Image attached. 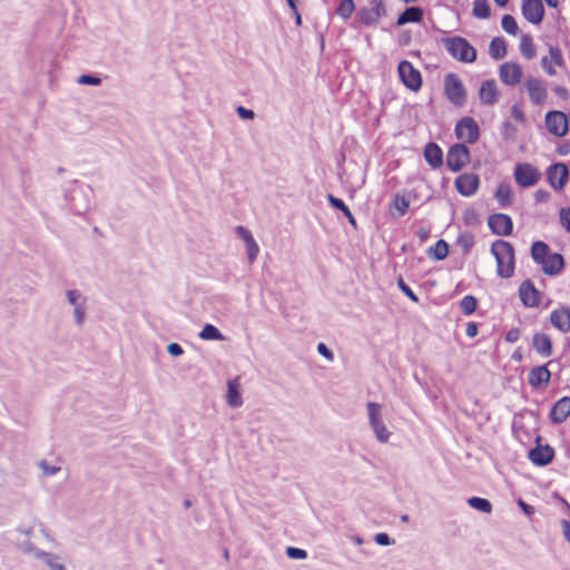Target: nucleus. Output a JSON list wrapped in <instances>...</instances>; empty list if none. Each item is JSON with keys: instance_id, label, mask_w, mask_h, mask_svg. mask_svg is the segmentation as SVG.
Returning a JSON list of instances; mask_svg holds the SVG:
<instances>
[{"instance_id": "ea45409f", "label": "nucleus", "mask_w": 570, "mask_h": 570, "mask_svg": "<svg viewBox=\"0 0 570 570\" xmlns=\"http://www.w3.org/2000/svg\"><path fill=\"white\" fill-rule=\"evenodd\" d=\"M531 255L534 262L541 264L549 255L548 246L542 242H537L532 245Z\"/></svg>"}, {"instance_id": "9b49d317", "label": "nucleus", "mask_w": 570, "mask_h": 570, "mask_svg": "<svg viewBox=\"0 0 570 570\" xmlns=\"http://www.w3.org/2000/svg\"><path fill=\"white\" fill-rule=\"evenodd\" d=\"M455 136L459 140L474 142L479 138V127L471 117H463L455 125Z\"/></svg>"}, {"instance_id": "f704fd0d", "label": "nucleus", "mask_w": 570, "mask_h": 570, "mask_svg": "<svg viewBox=\"0 0 570 570\" xmlns=\"http://www.w3.org/2000/svg\"><path fill=\"white\" fill-rule=\"evenodd\" d=\"M327 200L328 203L336 209L341 210L344 216L347 218L348 223L352 225V226H356V220L352 214V212L350 210V208L345 205V203L340 199V198H336L334 197L333 195H328L327 196Z\"/></svg>"}, {"instance_id": "cd10ccee", "label": "nucleus", "mask_w": 570, "mask_h": 570, "mask_svg": "<svg viewBox=\"0 0 570 570\" xmlns=\"http://www.w3.org/2000/svg\"><path fill=\"white\" fill-rule=\"evenodd\" d=\"M38 468L41 474L46 478L56 476L62 470V463L60 459H42L38 462Z\"/></svg>"}, {"instance_id": "aec40b11", "label": "nucleus", "mask_w": 570, "mask_h": 570, "mask_svg": "<svg viewBox=\"0 0 570 570\" xmlns=\"http://www.w3.org/2000/svg\"><path fill=\"white\" fill-rule=\"evenodd\" d=\"M226 404L232 409H238L244 404V399L238 379H233L226 383Z\"/></svg>"}, {"instance_id": "9d476101", "label": "nucleus", "mask_w": 570, "mask_h": 570, "mask_svg": "<svg viewBox=\"0 0 570 570\" xmlns=\"http://www.w3.org/2000/svg\"><path fill=\"white\" fill-rule=\"evenodd\" d=\"M470 163V151L463 145H454L450 148L446 164L452 171H459Z\"/></svg>"}, {"instance_id": "c9c22d12", "label": "nucleus", "mask_w": 570, "mask_h": 570, "mask_svg": "<svg viewBox=\"0 0 570 570\" xmlns=\"http://www.w3.org/2000/svg\"><path fill=\"white\" fill-rule=\"evenodd\" d=\"M199 337L203 341H223L224 335L213 324H206L202 331L199 332Z\"/></svg>"}, {"instance_id": "20e7f679", "label": "nucleus", "mask_w": 570, "mask_h": 570, "mask_svg": "<svg viewBox=\"0 0 570 570\" xmlns=\"http://www.w3.org/2000/svg\"><path fill=\"white\" fill-rule=\"evenodd\" d=\"M397 77L402 86L411 92H419L423 87L421 71L409 60H401L397 65Z\"/></svg>"}, {"instance_id": "a19ab883", "label": "nucleus", "mask_w": 570, "mask_h": 570, "mask_svg": "<svg viewBox=\"0 0 570 570\" xmlns=\"http://www.w3.org/2000/svg\"><path fill=\"white\" fill-rule=\"evenodd\" d=\"M355 11V3L353 0H342L337 7V14L341 19H348Z\"/></svg>"}, {"instance_id": "e433bc0d", "label": "nucleus", "mask_w": 570, "mask_h": 570, "mask_svg": "<svg viewBox=\"0 0 570 570\" xmlns=\"http://www.w3.org/2000/svg\"><path fill=\"white\" fill-rule=\"evenodd\" d=\"M489 51L492 58L497 60L502 59L507 52L504 40L501 38L492 39L489 46Z\"/></svg>"}, {"instance_id": "49530a36", "label": "nucleus", "mask_w": 570, "mask_h": 570, "mask_svg": "<svg viewBox=\"0 0 570 570\" xmlns=\"http://www.w3.org/2000/svg\"><path fill=\"white\" fill-rule=\"evenodd\" d=\"M561 225L570 233V208H562L560 210Z\"/></svg>"}, {"instance_id": "4d7b16f0", "label": "nucleus", "mask_w": 570, "mask_h": 570, "mask_svg": "<svg viewBox=\"0 0 570 570\" xmlns=\"http://www.w3.org/2000/svg\"><path fill=\"white\" fill-rule=\"evenodd\" d=\"M464 220L468 223V224H472L473 222L476 220V214L474 210L470 209V210H466L464 213Z\"/></svg>"}, {"instance_id": "338daca9", "label": "nucleus", "mask_w": 570, "mask_h": 570, "mask_svg": "<svg viewBox=\"0 0 570 570\" xmlns=\"http://www.w3.org/2000/svg\"><path fill=\"white\" fill-rule=\"evenodd\" d=\"M239 111H240V114H242L243 116H245V117H248L249 115H252V112H250V111H245V110H243V109H240Z\"/></svg>"}, {"instance_id": "5701e85b", "label": "nucleus", "mask_w": 570, "mask_h": 570, "mask_svg": "<svg viewBox=\"0 0 570 570\" xmlns=\"http://www.w3.org/2000/svg\"><path fill=\"white\" fill-rule=\"evenodd\" d=\"M532 346L541 357H549L552 354V342L546 333H535L532 336Z\"/></svg>"}, {"instance_id": "13d9d810", "label": "nucleus", "mask_w": 570, "mask_h": 570, "mask_svg": "<svg viewBox=\"0 0 570 570\" xmlns=\"http://www.w3.org/2000/svg\"><path fill=\"white\" fill-rule=\"evenodd\" d=\"M518 504L521 508V510L523 511V513H525L527 515L532 514V511H533L532 508L529 504H527L524 501L520 500L518 502Z\"/></svg>"}, {"instance_id": "6ab92c4d", "label": "nucleus", "mask_w": 570, "mask_h": 570, "mask_svg": "<svg viewBox=\"0 0 570 570\" xmlns=\"http://www.w3.org/2000/svg\"><path fill=\"white\" fill-rule=\"evenodd\" d=\"M548 180L556 190H561L568 179V168L564 164H554L548 169Z\"/></svg>"}, {"instance_id": "a878e982", "label": "nucleus", "mask_w": 570, "mask_h": 570, "mask_svg": "<svg viewBox=\"0 0 570 570\" xmlns=\"http://www.w3.org/2000/svg\"><path fill=\"white\" fill-rule=\"evenodd\" d=\"M498 97L497 83L493 80L483 81L479 89L480 101L484 105H492Z\"/></svg>"}, {"instance_id": "f3484780", "label": "nucleus", "mask_w": 570, "mask_h": 570, "mask_svg": "<svg viewBox=\"0 0 570 570\" xmlns=\"http://www.w3.org/2000/svg\"><path fill=\"white\" fill-rule=\"evenodd\" d=\"M530 462L535 466H546L552 462L554 450L551 445L538 443L528 455Z\"/></svg>"}, {"instance_id": "603ef678", "label": "nucleus", "mask_w": 570, "mask_h": 570, "mask_svg": "<svg viewBox=\"0 0 570 570\" xmlns=\"http://www.w3.org/2000/svg\"><path fill=\"white\" fill-rule=\"evenodd\" d=\"M400 289L414 303L419 301L417 296L414 294V292L406 286L403 282L399 283Z\"/></svg>"}, {"instance_id": "052dcab7", "label": "nucleus", "mask_w": 570, "mask_h": 570, "mask_svg": "<svg viewBox=\"0 0 570 570\" xmlns=\"http://www.w3.org/2000/svg\"><path fill=\"white\" fill-rule=\"evenodd\" d=\"M512 115L518 120H522L523 119V115H522L521 110L517 106L512 107Z\"/></svg>"}, {"instance_id": "dca6fc26", "label": "nucleus", "mask_w": 570, "mask_h": 570, "mask_svg": "<svg viewBox=\"0 0 570 570\" xmlns=\"http://www.w3.org/2000/svg\"><path fill=\"white\" fill-rule=\"evenodd\" d=\"M546 126L550 134L562 137L568 132V119L561 111H550L546 115Z\"/></svg>"}, {"instance_id": "de8ad7c7", "label": "nucleus", "mask_w": 570, "mask_h": 570, "mask_svg": "<svg viewBox=\"0 0 570 570\" xmlns=\"http://www.w3.org/2000/svg\"><path fill=\"white\" fill-rule=\"evenodd\" d=\"M375 542L379 546H382V547H387V546H391L393 543V541L390 538V535L387 533H384V532H380V533H377L375 535Z\"/></svg>"}, {"instance_id": "2eb2a0df", "label": "nucleus", "mask_w": 570, "mask_h": 570, "mask_svg": "<svg viewBox=\"0 0 570 570\" xmlns=\"http://www.w3.org/2000/svg\"><path fill=\"white\" fill-rule=\"evenodd\" d=\"M549 321L560 333H570V307L559 305L550 312Z\"/></svg>"}, {"instance_id": "7ed1b4c3", "label": "nucleus", "mask_w": 570, "mask_h": 570, "mask_svg": "<svg viewBox=\"0 0 570 570\" xmlns=\"http://www.w3.org/2000/svg\"><path fill=\"white\" fill-rule=\"evenodd\" d=\"M19 550L24 556L45 564L48 570H68L59 556L53 552L45 551L30 541L21 542Z\"/></svg>"}, {"instance_id": "4468645a", "label": "nucleus", "mask_w": 570, "mask_h": 570, "mask_svg": "<svg viewBox=\"0 0 570 570\" xmlns=\"http://www.w3.org/2000/svg\"><path fill=\"white\" fill-rule=\"evenodd\" d=\"M521 11L523 18L531 24H539L544 17V7L541 0H522Z\"/></svg>"}, {"instance_id": "bf43d9fd", "label": "nucleus", "mask_w": 570, "mask_h": 570, "mask_svg": "<svg viewBox=\"0 0 570 570\" xmlns=\"http://www.w3.org/2000/svg\"><path fill=\"white\" fill-rule=\"evenodd\" d=\"M67 298H68V302L73 305V306H77V299H78V295L76 292L73 291H70L67 293Z\"/></svg>"}, {"instance_id": "412c9836", "label": "nucleus", "mask_w": 570, "mask_h": 570, "mask_svg": "<svg viewBox=\"0 0 570 570\" xmlns=\"http://www.w3.org/2000/svg\"><path fill=\"white\" fill-rule=\"evenodd\" d=\"M500 79L508 86H515L520 82L522 71L519 65L514 62H505L500 68Z\"/></svg>"}, {"instance_id": "58836bf2", "label": "nucleus", "mask_w": 570, "mask_h": 570, "mask_svg": "<svg viewBox=\"0 0 570 570\" xmlns=\"http://www.w3.org/2000/svg\"><path fill=\"white\" fill-rule=\"evenodd\" d=\"M520 51L527 59L535 56V47L529 35H523L520 39Z\"/></svg>"}, {"instance_id": "c03bdc74", "label": "nucleus", "mask_w": 570, "mask_h": 570, "mask_svg": "<svg viewBox=\"0 0 570 570\" xmlns=\"http://www.w3.org/2000/svg\"><path fill=\"white\" fill-rule=\"evenodd\" d=\"M502 29L512 36L518 33V23L515 19L510 14H504L501 19Z\"/></svg>"}, {"instance_id": "39448f33", "label": "nucleus", "mask_w": 570, "mask_h": 570, "mask_svg": "<svg viewBox=\"0 0 570 570\" xmlns=\"http://www.w3.org/2000/svg\"><path fill=\"white\" fill-rule=\"evenodd\" d=\"M443 43L446 51L459 61L470 63L476 58L475 49L463 38L445 39Z\"/></svg>"}, {"instance_id": "0eeeda50", "label": "nucleus", "mask_w": 570, "mask_h": 570, "mask_svg": "<svg viewBox=\"0 0 570 570\" xmlns=\"http://www.w3.org/2000/svg\"><path fill=\"white\" fill-rule=\"evenodd\" d=\"M514 180L521 187L534 186L540 179V171L531 164L522 163L514 168Z\"/></svg>"}, {"instance_id": "37998d69", "label": "nucleus", "mask_w": 570, "mask_h": 570, "mask_svg": "<svg viewBox=\"0 0 570 570\" xmlns=\"http://www.w3.org/2000/svg\"><path fill=\"white\" fill-rule=\"evenodd\" d=\"M473 14L479 19H487L490 16V7L487 0H476L473 4Z\"/></svg>"}, {"instance_id": "4c0bfd02", "label": "nucleus", "mask_w": 570, "mask_h": 570, "mask_svg": "<svg viewBox=\"0 0 570 570\" xmlns=\"http://www.w3.org/2000/svg\"><path fill=\"white\" fill-rule=\"evenodd\" d=\"M468 504L485 514H490L492 512V504L488 499L480 498V497H472L468 499Z\"/></svg>"}, {"instance_id": "09e8293b", "label": "nucleus", "mask_w": 570, "mask_h": 570, "mask_svg": "<svg viewBox=\"0 0 570 570\" xmlns=\"http://www.w3.org/2000/svg\"><path fill=\"white\" fill-rule=\"evenodd\" d=\"M78 82L80 85L98 86L100 83V79L97 77L82 75L79 77Z\"/></svg>"}, {"instance_id": "2f4dec72", "label": "nucleus", "mask_w": 570, "mask_h": 570, "mask_svg": "<svg viewBox=\"0 0 570 570\" xmlns=\"http://www.w3.org/2000/svg\"><path fill=\"white\" fill-rule=\"evenodd\" d=\"M449 255V245L440 239L428 248V256L432 261H443Z\"/></svg>"}, {"instance_id": "a211bd4d", "label": "nucleus", "mask_w": 570, "mask_h": 570, "mask_svg": "<svg viewBox=\"0 0 570 570\" xmlns=\"http://www.w3.org/2000/svg\"><path fill=\"white\" fill-rule=\"evenodd\" d=\"M488 226L495 235L507 236L512 232V219L505 214H494L488 218Z\"/></svg>"}, {"instance_id": "1a4fd4ad", "label": "nucleus", "mask_w": 570, "mask_h": 570, "mask_svg": "<svg viewBox=\"0 0 570 570\" xmlns=\"http://www.w3.org/2000/svg\"><path fill=\"white\" fill-rule=\"evenodd\" d=\"M518 295L521 304L528 308L538 307L542 298L540 291L528 279L520 284Z\"/></svg>"}, {"instance_id": "e2e57ef3", "label": "nucleus", "mask_w": 570, "mask_h": 570, "mask_svg": "<svg viewBox=\"0 0 570 570\" xmlns=\"http://www.w3.org/2000/svg\"><path fill=\"white\" fill-rule=\"evenodd\" d=\"M549 7L557 8L559 6V0H546Z\"/></svg>"}, {"instance_id": "72a5a7b5", "label": "nucleus", "mask_w": 570, "mask_h": 570, "mask_svg": "<svg viewBox=\"0 0 570 570\" xmlns=\"http://www.w3.org/2000/svg\"><path fill=\"white\" fill-rule=\"evenodd\" d=\"M528 90L530 98L534 104H542L544 101L546 90L539 81H529Z\"/></svg>"}, {"instance_id": "f03ea898", "label": "nucleus", "mask_w": 570, "mask_h": 570, "mask_svg": "<svg viewBox=\"0 0 570 570\" xmlns=\"http://www.w3.org/2000/svg\"><path fill=\"white\" fill-rule=\"evenodd\" d=\"M490 252L497 264V275L501 278H510L514 273V250L511 244L505 240L492 243Z\"/></svg>"}, {"instance_id": "c85d7f7f", "label": "nucleus", "mask_w": 570, "mask_h": 570, "mask_svg": "<svg viewBox=\"0 0 570 570\" xmlns=\"http://www.w3.org/2000/svg\"><path fill=\"white\" fill-rule=\"evenodd\" d=\"M424 158L430 166L434 168L440 167L443 163L441 148L434 142L428 144L424 149Z\"/></svg>"}, {"instance_id": "a18cd8bd", "label": "nucleus", "mask_w": 570, "mask_h": 570, "mask_svg": "<svg viewBox=\"0 0 570 570\" xmlns=\"http://www.w3.org/2000/svg\"><path fill=\"white\" fill-rule=\"evenodd\" d=\"M286 554L293 560H304L307 558V552L304 549L296 547H288L286 549Z\"/></svg>"}, {"instance_id": "bb28decb", "label": "nucleus", "mask_w": 570, "mask_h": 570, "mask_svg": "<svg viewBox=\"0 0 570 570\" xmlns=\"http://www.w3.org/2000/svg\"><path fill=\"white\" fill-rule=\"evenodd\" d=\"M544 274L556 275L563 268V258L560 254H549L540 264Z\"/></svg>"}, {"instance_id": "8fccbe9b", "label": "nucleus", "mask_w": 570, "mask_h": 570, "mask_svg": "<svg viewBox=\"0 0 570 570\" xmlns=\"http://www.w3.org/2000/svg\"><path fill=\"white\" fill-rule=\"evenodd\" d=\"M317 352L320 355H322L325 360L332 362L334 356L333 353L328 350V347L324 343H320L317 345Z\"/></svg>"}, {"instance_id": "7c9ffc66", "label": "nucleus", "mask_w": 570, "mask_h": 570, "mask_svg": "<svg viewBox=\"0 0 570 570\" xmlns=\"http://www.w3.org/2000/svg\"><path fill=\"white\" fill-rule=\"evenodd\" d=\"M423 18V11L419 7L407 8L399 18L397 24L403 26L406 23H417Z\"/></svg>"}, {"instance_id": "ddd939ff", "label": "nucleus", "mask_w": 570, "mask_h": 570, "mask_svg": "<svg viewBox=\"0 0 570 570\" xmlns=\"http://www.w3.org/2000/svg\"><path fill=\"white\" fill-rule=\"evenodd\" d=\"M384 13L385 7L383 0H370L368 3L360 10L361 20L367 26L379 22Z\"/></svg>"}, {"instance_id": "3c124183", "label": "nucleus", "mask_w": 570, "mask_h": 570, "mask_svg": "<svg viewBox=\"0 0 570 570\" xmlns=\"http://www.w3.org/2000/svg\"><path fill=\"white\" fill-rule=\"evenodd\" d=\"M167 352L174 357H178L184 353L181 346L178 343H169L167 345Z\"/></svg>"}, {"instance_id": "f257e3e1", "label": "nucleus", "mask_w": 570, "mask_h": 570, "mask_svg": "<svg viewBox=\"0 0 570 570\" xmlns=\"http://www.w3.org/2000/svg\"><path fill=\"white\" fill-rule=\"evenodd\" d=\"M370 430L379 444H390L395 438L394 426L387 420L384 406L377 402L365 405Z\"/></svg>"}, {"instance_id": "f8f14e48", "label": "nucleus", "mask_w": 570, "mask_h": 570, "mask_svg": "<svg viewBox=\"0 0 570 570\" xmlns=\"http://www.w3.org/2000/svg\"><path fill=\"white\" fill-rule=\"evenodd\" d=\"M454 186L461 196L471 197L479 189L480 178L474 173H465L456 177Z\"/></svg>"}, {"instance_id": "864d4df0", "label": "nucleus", "mask_w": 570, "mask_h": 570, "mask_svg": "<svg viewBox=\"0 0 570 570\" xmlns=\"http://www.w3.org/2000/svg\"><path fill=\"white\" fill-rule=\"evenodd\" d=\"M520 338V330L514 327L507 332L505 341L509 343H515Z\"/></svg>"}, {"instance_id": "b1692460", "label": "nucleus", "mask_w": 570, "mask_h": 570, "mask_svg": "<svg viewBox=\"0 0 570 570\" xmlns=\"http://www.w3.org/2000/svg\"><path fill=\"white\" fill-rule=\"evenodd\" d=\"M570 414V397L558 400L550 411V417L554 423L563 422Z\"/></svg>"}, {"instance_id": "4be33fe9", "label": "nucleus", "mask_w": 570, "mask_h": 570, "mask_svg": "<svg viewBox=\"0 0 570 570\" xmlns=\"http://www.w3.org/2000/svg\"><path fill=\"white\" fill-rule=\"evenodd\" d=\"M410 208V199L403 194H396L389 204V214L393 218L404 216Z\"/></svg>"}, {"instance_id": "c756f323", "label": "nucleus", "mask_w": 570, "mask_h": 570, "mask_svg": "<svg viewBox=\"0 0 570 570\" xmlns=\"http://www.w3.org/2000/svg\"><path fill=\"white\" fill-rule=\"evenodd\" d=\"M562 63V56L560 50L556 48H551L549 50V56L547 58L542 59V65L546 69V71L550 75H553L557 72L556 68L560 67Z\"/></svg>"}, {"instance_id": "774afa93", "label": "nucleus", "mask_w": 570, "mask_h": 570, "mask_svg": "<svg viewBox=\"0 0 570 570\" xmlns=\"http://www.w3.org/2000/svg\"><path fill=\"white\" fill-rule=\"evenodd\" d=\"M355 543H356V544H362V543H363V540H362L361 538H356V539H355Z\"/></svg>"}, {"instance_id": "6e6552de", "label": "nucleus", "mask_w": 570, "mask_h": 570, "mask_svg": "<svg viewBox=\"0 0 570 570\" xmlns=\"http://www.w3.org/2000/svg\"><path fill=\"white\" fill-rule=\"evenodd\" d=\"M236 236L243 242L247 255V261L252 264L254 263L259 255V245L255 239L253 233L244 227L243 225H237L234 229Z\"/></svg>"}, {"instance_id": "680f3d73", "label": "nucleus", "mask_w": 570, "mask_h": 570, "mask_svg": "<svg viewBox=\"0 0 570 570\" xmlns=\"http://www.w3.org/2000/svg\"><path fill=\"white\" fill-rule=\"evenodd\" d=\"M535 197L538 200H547L548 199V194L543 190H538L535 193Z\"/></svg>"}, {"instance_id": "5fc2aeb1", "label": "nucleus", "mask_w": 570, "mask_h": 570, "mask_svg": "<svg viewBox=\"0 0 570 570\" xmlns=\"http://www.w3.org/2000/svg\"><path fill=\"white\" fill-rule=\"evenodd\" d=\"M479 333L478 325L475 323H468L465 327V334L468 337H474Z\"/></svg>"}, {"instance_id": "6e6d98bb", "label": "nucleus", "mask_w": 570, "mask_h": 570, "mask_svg": "<svg viewBox=\"0 0 570 570\" xmlns=\"http://www.w3.org/2000/svg\"><path fill=\"white\" fill-rule=\"evenodd\" d=\"M561 528L564 539L570 542V522L567 520L561 521Z\"/></svg>"}, {"instance_id": "79ce46f5", "label": "nucleus", "mask_w": 570, "mask_h": 570, "mask_svg": "<svg viewBox=\"0 0 570 570\" xmlns=\"http://www.w3.org/2000/svg\"><path fill=\"white\" fill-rule=\"evenodd\" d=\"M478 306L476 298L473 295H465L460 301V308L465 315H470L475 312Z\"/></svg>"}, {"instance_id": "393cba45", "label": "nucleus", "mask_w": 570, "mask_h": 570, "mask_svg": "<svg viewBox=\"0 0 570 570\" xmlns=\"http://www.w3.org/2000/svg\"><path fill=\"white\" fill-rule=\"evenodd\" d=\"M550 376V371L544 365H541L533 367L529 372L528 381L532 387H542L548 385Z\"/></svg>"}, {"instance_id": "0e129e2a", "label": "nucleus", "mask_w": 570, "mask_h": 570, "mask_svg": "<svg viewBox=\"0 0 570 570\" xmlns=\"http://www.w3.org/2000/svg\"><path fill=\"white\" fill-rule=\"evenodd\" d=\"M498 6L504 7L509 0H493Z\"/></svg>"}, {"instance_id": "423d86ee", "label": "nucleus", "mask_w": 570, "mask_h": 570, "mask_svg": "<svg viewBox=\"0 0 570 570\" xmlns=\"http://www.w3.org/2000/svg\"><path fill=\"white\" fill-rule=\"evenodd\" d=\"M444 94L449 102L454 106L461 107L466 101L465 87L460 77L455 73H448L444 77Z\"/></svg>"}, {"instance_id": "473e14b6", "label": "nucleus", "mask_w": 570, "mask_h": 570, "mask_svg": "<svg viewBox=\"0 0 570 570\" xmlns=\"http://www.w3.org/2000/svg\"><path fill=\"white\" fill-rule=\"evenodd\" d=\"M495 198L501 206H509L513 198L512 188L508 184H500L495 190Z\"/></svg>"}, {"instance_id": "69168bd1", "label": "nucleus", "mask_w": 570, "mask_h": 570, "mask_svg": "<svg viewBox=\"0 0 570 570\" xmlns=\"http://www.w3.org/2000/svg\"><path fill=\"white\" fill-rule=\"evenodd\" d=\"M286 1H287V3H288L289 8H291L292 10L296 11V6H295V3H294V0H286Z\"/></svg>"}]
</instances>
